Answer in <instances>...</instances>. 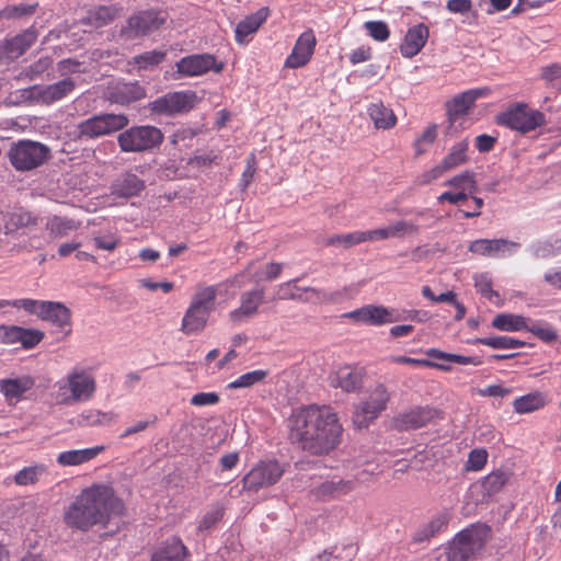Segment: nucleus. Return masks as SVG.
I'll return each mask as SVG.
<instances>
[{"instance_id": "1", "label": "nucleus", "mask_w": 561, "mask_h": 561, "mask_svg": "<svg viewBox=\"0 0 561 561\" xmlns=\"http://www.w3.org/2000/svg\"><path fill=\"white\" fill-rule=\"evenodd\" d=\"M289 430L291 442L311 455L328 454L340 444L342 435L336 414L325 405H308L294 412Z\"/></svg>"}, {"instance_id": "2", "label": "nucleus", "mask_w": 561, "mask_h": 561, "mask_svg": "<svg viewBox=\"0 0 561 561\" xmlns=\"http://www.w3.org/2000/svg\"><path fill=\"white\" fill-rule=\"evenodd\" d=\"M124 503L113 489L93 485L83 490L67 508L64 520L67 526L82 531L94 525L106 526L124 513Z\"/></svg>"}, {"instance_id": "3", "label": "nucleus", "mask_w": 561, "mask_h": 561, "mask_svg": "<svg viewBox=\"0 0 561 561\" xmlns=\"http://www.w3.org/2000/svg\"><path fill=\"white\" fill-rule=\"evenodd\" d=\"M56 386L58 388L57 400L66 405L90 400L96 389L93 375L81 366H75Z\"/></svg>"}, {"instance_id": "4", "label": "nucleus", "mask_w": 561, "mask_h": 561, "mask_svg": "<svg viewBox=\"0 0 561 561\" xmlns=\"http://www.w3.org/2000/svg\"><path fill=\"white\" fill-rule=\"evenodd\" d=\"M164 135L153 125L125 127L117 136L119 150L125 153H144L159 148Z\"/></svg>"}, {"instance_id": "5", "label": "nucleus", "mask_w": 561, "mask_h": 561, "mask_svg": "<svg viewBox=\"0 0 561 561\" xmlns=\"http://www.w3.org/2000/svg\"><path fill=\"white\" fill-rule=\"evenodd\" d=\"M490 534L485 525H472L453 539L447 549V561H468L484 546Z\"/></svg>"}, {"instance_id": "6", "label": "nucleus", "mask_w": 561, "mask_h": 561, "mask_svg": "<svg viewBox=\"0 0 561 561\" xmlns=\"http://www.w3.org/2000/svg\"><path fill=\"white\" fill-rule=\"evenodd\" d=\"M8 157L15 170L31 171L49 159L50 149L42 142L23 139L11 145Z\"/></svg>"}, {"instance_id": "7", "label": "nucleus", "mask_w": 561, "mask_h": 561, "mask_svg": "<svg viewBox=\"0 0 561 561\" xmlns=\"http://www.w3.org/2000/svg\"><path fill=\"white\" fill-rule=\"evenodd\" d=\"M496 123L522 134L530 133L546 124L542 112L525 103H516L496 116Z\"/></svg>"}, {"instance_id": "8", "label": "nucleus", "mask_w": 561, "mask_h": 561, "mask_svg": "<svg viewBox=\"0 0 561 561\" xmlns=\"http://www.w3.org/2000/svg\"><path fill=\"white\" fill-rule=\"evenodd\" d=\"M165 22V14L156 10H142L130 15L118 32L123 42L140 39L159 30Z\"/></svg>"}, {"instance_id": "9", "label": "nucleus", "mask_w": 561, "mask_h": 561, "mask_svg": "<svg viewBox=\"0 0 561 561\" xmlns=\"http://www.w3.org/2000/svg\"><path fill=\"white\" fill-rule=\"evenodd\" d=\"M129 124L125 114L103 113L93 115L77 126L81 139H95L123 130Z\"/></svg>"}, {"instance_id": "10", "label": "nucleus", "mask_w": 561, "mask_h": 561, "mask_svg": "<svg viewBox=\"0 0 561 561\" xmlns=\"http://www.w3.org/2000/svg\"><path fill=\"white\" fill-rule=\"evenodd\" d=\"M390 393L382 383H378L369 393L367 399L362 401L353 415V423L357 428L367 427L386 410Z\"/></svg>"}, {"instance_id": "11", "label": "nucleus", "mask_w": 561, "mask_h": 561, "mask_svg": "<svg viewBox=\"0 0 561 561\" xmlns=\"http://www.w3.org/2000/svg\"><path fill=\"white\" fill-rule=\"evenodd\" d=\"M284 471V467L276 460H262L243 477V490L257 492L268 488L278 482Z\"/></svg>"}, {"instance_id": "12", "label": "nucleus", "mask_w": 561, "mask_h": 561, "mask_svg": "<svg viewBox=\"0 0 561 561\" xmlns=\"http://www.w3.org/2000/svg\"><path fill=\"white\" fill-rule=\"evenodd\" d=\"M412 313L416 314L417 311H413ZM345 317L360 323L369 324V325H382L388 323H393L398 321H402L405 319H413L411 313L407 317L402 316V313L398 312L394 309H389L383 306L376 305H367L362 308L355 309L345 314Z\"/></svg>"}, {"instance_id": "13", "label": "nucleus", "mask_w": 561, "mask_h": 561, "mask_svg": "<svg viewBox=\"0 0 561 561\" xmlns=\"http://www.w3.org/2000/svg\"><path fill=\"white\" fill-rule=\"evenodd\" d=\"M176 72L184 78L203 76L209 71L219 73L224 69L222 62H217L211 54H193L181 58L175 64Z\"/></svg>"}, {"instance_id": "14", "label": "nucleus", "mask_w": 561, "mask_h": 561, "mask_svg": "<svg viewBox=\"0 0 561 561\" xmlns=\"http://www.w3.org/2000/svg\"><path fill=\"white\" fill-rule=\"evenodd\" d=\"M193 94L172 92L150 102L148 108L153 114L174 116L190 111L193 107Z\"/></svg>"}, {"instance_id": "15", "label": "nucleus", "mask_w": 561, "mask_h": 561, "mask_svg": "<svg viewBox=\"0 0 561 561\" xmlns=\"http://www.w3.org/2000/svg\"><path fill=\"white\" fill-rule=\"evenodd\" d=\"M363 376V368L344 365L337 367L329 375V382L331 387L340 388L346 393L356 392L362 388Z\"/></svg>"}, {"instance_id": "16", "label": "nucleus", "mask_w": 561, "mask_h": 561, "mask_svg": "<svg viewBox=\"0 0 561 561\" xmlns=\"http://www.w3.org/2000/svg\"><path fill=\"white\" fill-rule=\"evenodd\" d=\"M264 288H253L240 296V306L229 312V319L233 323H242L257 313L259 307L264 302Z\"/></svg>"}, {"instance_id": "17", "label": "nucleus", "mask_w": 561, "mask_h": 561, "mask_svg": "<svg viewBox=\"0 0 561 561\" xmlns=\"http://www.w3.org/2000/svg\"><path fill=\"white\" fill-rule=\"evenodd\" d=\"M317 44L311 30L304 32L296 41L290 55L285 60V67L297 69L304 67L312 57Z\"/></svg>"}, {"instance_id": "18", "label": "nucleus", "mask_w": 561, "mask_h": 561, "mask_svg": "<svg viewBox=\"0 0 561 561\" xmlns=\"http://www.w3.org/2000/svg\"><path fill=\"white\" fill-rule=\"evenodd\" d=\"M35 222L36 218L22 207L0 210V236H14L21 228ZM0 240H2L1 237Z\"/></svg>"}, {"instance_id": "19", "label": "nucleus", "mask_w": 561, "mask_h": 561, "mask_svg": "<svg viewBox=\"0 0 561 561\" xmlns=\"http://www.w3.org/2000/svg\"><path fill=\"white\" fill-rule=\"evenodd\" d=\"M489 92L490 90L488 88H480L457 94L447 103V114L450 123H454L459 117L467 115L474 102L478 99L488 95Z\"/></svg>"}, {"instance_id": "20", "label": "nucleus", "mask_w": 561, "mask_h": 561, "mask_svg": "<svg viewBox=\"0 0 561 561\" xmlns=\"http://www.w3.org/2000/svg\"><path fill=\"white\" fill-rule=\"evenodd\" d=\"M436 410L430 407H415L393 419V426L399 431L416 430L431 422Z\"/></svg>"}, {"instance_id": "21", "label": "nucleus", "mask_w": 561, "mask_h": 561, "mask_svg": "<svg viewBox=\"0 0 561 561\" xmlns=\"http://www.w3.org/2000/svg\"><path fill=\"white\" fill-rule=\"evenodd\" d=\"M146 96V90L138 81L117 82L108 89L107 99L111 103L128 105Z\"/></svg>"}, {"instance_id": "22", "label": "nucleus", "mask_w": 561, "mask_h": 561, "mask_svg": "<svg viewBox=\"0 0 561 561\" xmlns=\"http://www.w3.org/2000/svg\"><path fill=\"white\" fill-rule=\"evenodd\" d=\"M428 36V27L423 23H419L410 27L404 36L402 44L400 45L401 55L405 58H412L416 56L425 46Z\"/></svg>"}, {"instance_id": "23", "label": "nucleus", "mask_w": 561, "mask_h": 561, "mask_svg": "<svg viewBox=\"0 0 561 561\" xmlns=\"http://www.w3.org/2000/svg\"><path fill=\"white\" fill-rule=\"evenodd\" d=\"M268 8L263 7L241 20L234 30L236 42L240 45H245L249 42L248 36L254 34L261 27L268 18Z\"/></svg>"}, {"instance_id": "24", "label": "nucleus", "mask_w": 561, "mask_h": 561, "mask_svg": "<svg viewBox=\"0 0 561 561\" xmlns=\"http://www.w3.org/2000/svg\"><path fill=\"white\" fill-rule=\"evenodd\" d=\"M76 85L72 78H65L48 85H38L39 102L46 105L58 102L72 93Z\"/></svg>"}, {"instance_id": "25", "label": "nucleus", "mask_w": 561, "mask_h": 561, "mask_svg": "<svg viewBox=\"0 0 561 561\" xmlns=\"http://www.w3.org/2000/svg\"><path fill=\"white\" fill-rule=\"evenodd\" d=\"M144 188L145 182L130 171L122 173L112 185L113 194L125 198L139 195Z\"/></svg>"}, {"instance_id": "26", "label": "nucleus", "mask_w": 561, "mask_h": 561, "mask_svg": "<svg viewBox=\"0 0 561 561\" xmlns=\"http://www.w3.org/2000/svg\"><path fill=\"white\" fill-rule=\"evenodd\" d=\"M121 9L116 5H100L87 12L79 23L94 28L103 27L112 23L119 14Z\"/></svg>"}, {"instance_id": "27", "label": "nucleus", "mask_w": 561, "mask_h": 561, "mask_svg": "<svg viewBox=\"0 0 561 561\" xmlns=\"http://www.w3.org/2000/svg\"><path fill=\"white\" fill-rule=\"evenodd\" d=\"M35 381L30 376H22L18 378H9L0 380V392L8 401H19L23 394L31 390Z\"/></svg>"}, {"instance_id": "28", "label": "nucleus", "mask_w": 561, "mask_h": 561, "mask_svg": "<svg viewBox=\"0 0 561 561\" xmlns=\"http://www.w3.org/2000/svg\"><path fill=\"white\" fill-rule=\"evenodd\" d=\"M355 483L352 480L336 479L327 480L314 489V495L320 500L339 497L354 490Z\"/></svg>"}, {"instance_id": "29", "label": "nucleus", "mask_w": 561, "mask_h": 561, "mask_svg": "<svg viewBox=\"0 0 561 561\" xmlns=\"http://www.w3.org/2000/svg\"><path fill=\"white\" fill-rule=\"evenodd\" d=\"M37 31L32 26L22 34L7 41L4 53L8 58L16 59L22 56L36 41Z\"/></svg>"}, {"instance_id": "30", "label": "nucleus", "mask_w": 561, "mask_h": 561, "mask_svg": "<svg viewBox=\"0 0 561 561\" xmlns=\"http://www.w3.org/2000/svg\"><path fill=\"white\" fill-rule=\"evenodd\" d=\"M39 319L64 329L70 325L71 312L61 302L46 300Z\"/></svg>"}, {"instance_id": "31", "label": "nucleus", "mask_w": 561, "mask_h": 561, "mask_svg": "<svg viewBox=\"0 0 561 561\" xmlns=\"http://www.w3.org/2000/svg\"><path fill=\"white\" fill-rule=\"evenodd\" d=\"M104 450L103 446H95L84 449L66 450L57 456L58 465L62 467L79 466L94 459L100 453Z\"/></svg>"}, {"instance_id": "32", "label": "nucleus", "mask_w": 561, "mask_h": 561, "mask_svg": "<svg viewBox=\"0 0 561 561\" xmlns=\"http://www.w3.org/2000/svg\"><path fill=\"white\" fill-rule=\"evenodd\" d=\"M217 286H198L194 293L190 306L210 314L216 308Z\"/></svg>"}, {"instance_id": "33", "label": "nucleus", "mask_w": 561, "mask_h": 561, "mask_svg": "<svg viewBox=\"0 0 561 561\" xmlns=\"http://www.w3.org/2000/svg\"><path fill=\"white\" fill-rule=\"evenodd\" d=\"M210 314L188 306L182 319L181 331L186 334L202 332L207 325Z\"/></svg>"}, {"instance_id": "34", "label": "nucleus", "mask_w": 561, "mask_h": 561, "mask_svg": "<svg viewBox=\"0 0 561 561\" xmlns=\"http://www.w3.org/2000/svg\"><path fill=\"white\" fill-rule=\"evenodd\" d=\"M367 113L376 128L388 129L396 125L397 117L392 110L387 107L382 102L371 103Z\"/></svg>"}, {"instance_id": "35", "label": "nucleus", "mask_w": 561, "mask_h": 561, "mask_svg": "<svg viewBox=\"0 0 561 561\" xmlns=\"http://www.w3.org/2000/svg\"><path fill=\"white\" fill-rule=\"evenodd\" d=\"M186 556V547L178 538H172L154 552L151 561H183Z\"/></svg>"}, {"instance_id": "36", "label": "nucleus", "mask_w": 561, "mask_h": 561, "mask_svg": "<svg viewBox=\"0 0 561 561\" xmlns=\"http://www.w3.org/2000/svg\"><path fill=\"white\" fill-rule=\"evenodd\" d=\"M449 517L448 512L438 513L415 533L414 540L421 542L434 537L447 526Z\"/></svg>"}, {"instance_id": "37", "label": "nucleus", "mask_w": 561, "mask_h": 561, "mask_svg": "<svg viewBox=\"0 0 561 561\" xmlns=\"http://www.w3.org/2000/svg\"><path fill=\"white\" fill-rule=\"evenodd\" d=\"M492 325L501 331L516 332L527 330V322L523 316L513 313H500L494 317Z\"/></svg>"}, {"instance_id": "38", "label": "nucleus", "mask_w": 561, "mask_h": 561, "mask_svg": "<svg viewBox=\"0 0 561 561\" xmlns=\"http://www.w3.org/2000/svg\"><path fill=\"white\" fill-rule=\"evenodd\" d=\"M546 405L545 396L541 392H530L514 400L513 407L516 413L525 414L537 411Z\"/></svg>"}, {"instance_id": "39", "label": "nucleus", "mask_w": 561, "mask_h": 561, "mask_svg": "<svg viewBox=\"0 0 561 561\" xmlns=\"http://www.w3.org/2000/svg\"><path fill=\"white\" fill-rule=\"evenodd\" d=\"M469 148V142L467 139H463L457 144H455L447 156L442 160V164L444 168L449 171L455 169L467 162L468 156L467 151Z\"/></svg>"}, {"instance_id": "40", "label": "nucleus", "mask_w": 561, "mask_h": 561, "mask_svg": "<svg viewBox=\"0 0 561 561\" xmlns=\"http://www.w3.org/2000/svg\"><path fill=\"white\" fill-rule=\"evenodd\" d=\"M47 468L45 465L37 463L30 467H24L20 471H18L13 481L16 485L27 486L33 485L39 481V479L46 474Z\"/></svg>"}, {"instance_id": "41", "label": "nucleus", "mask_w": 561, "mask_h": 561, "mask_svg": "<svg viewBox=\"0 0 561 561\" xmlns=\"http://www.w3.org/2000/svg\"><path fill=\"white\" fill-rule=\"evenodd\" d=\"M531 254L537 259H548L561 253V239L550 238L530 245Z\"/></svg>"}, {"instance_id": "42", "label": "nucleus", "mask_w": 561, "mask_h": 561, "mask_svg": "<svg viewBox=\"0 0 561 561\" xmlns=\"http://www.w3.org/2000/svg\"><path fill=\"white\" fill-rule=\"evenodd\" d=\"M444 185L457 188L460 192H467L469 194H474L478 192V182L476 180V175L472 171L469 170L450 178L444 183Z\"/></svg>"}, {"instance_id": "43", "label": "nucleus", "mask_w": 561, "mask_h": 561, "mask_svg": "<svg viewBox=\"0 0 561 561\" xmlns=\"http://www.w3.org/2000/svg\"><path fill=\"white\" fill-rule=\"evenodd\" d=\"M426 355L431 358L445 360L448 363H455L458 365H474L479 366L482 360L477 356H463L458 354L446 353L437 348H430L426 351Z\"/></svg>"}, {"instance_id": "44", "label": "nucleus", "mask_w": 561, "mask_h": 561, "mask_svg": "<svg viewBox=\"0 0 561 561\" xmlns=\"http://www.w3.org/2000/svg\"><path fill=\"white\" fill-rule=\"evenodd\" d=\"M474 343L482 344L494 350H514L525 345L524 341L505 335L479 337Z\"/></svg>"}, {"instance_id": "45", "label": "nucleus", "mask_w": 561, "mask_h": 561, "mask_svg": "<svg viewBox=\"0 0 561 561\" xmlns=\"http://www.w3.org/2000/svg\"><path fill=\"white\" fill-rule=\"evenodd\" d=\"M115 420V415L99 410H89L80 414L78 423L82 426L108 425Z\"/></svg>"}, {"instance_id": "46", "label": "nucleus", "mask_w": 561, "mask_h": 561, "mask_svg": "<svg viewBox=\"0 0 561 561\" xmlns=\"http://www.w3.org/2000/svg\"><path fill=\"white\" fill-rule=\"evenodd\" d=\"M268 376V370L257 369L239 376L228 383L229 389L250 388L262 382Z\"/></svg>"}, {"instance_id": "47", "label": "nucleus", "mask_w": 561, "mask_h": 561, "mask_svg": "<svg viewBox=\"0 0 561 561\" xmlns=\"http://www.w3.org/2000/svg\"><path fill=\"white\" fill-rule=\"evenodd\" d=\"M37 7V3H20L7 5L0 10V20H15L21 19L23 16L32 15L35 13Z\"/></svg>"}, {"instance_id": "48", "label": "nucleus", "mask_w": 561, "mask_h": 561, "mask_svg": "<svg viewBox=\"0 0 561 561\" xmlns=\"http://www.w3.org/2000/svg\"><path fill=\"white\" fill-rule=\"evenodd\" d=\"M165 51L153 49L134 56L133 64L139 69H149L161 64L165 59Z\"/></svg>"}, {"instance_id": "49", "label": "nucleus", "mask_w": 561, "mask_h": 561, "mask_svg": "<svg viewBox=\"0 0 561 561\" xmlns=\"http://www.w3.org/2000/svg\"><path fill=\"white\" fill-rule=\"evenodd\" d=\"M38 85L16 90L10 93L8 100L10 104L20 105L24 103L39 102Z\"/></svg>"}, {"instance_id": "50", "label": "nucleus", "mask_w": 561, "mask_h": 561, "mask_svg": "<svg viewBox=\"0 0 561 561\" xmlns=\"http://www.w3.org/2000/svg\"><path fill=\"white\" fill-rule=\"evenodd\" d=\"M44 336L45 334L41 330L20 327L18 343H20L25 350H30L39 344Z\"/></svg>"}, {"instance_id": "51", "label": "nucleus", "mask_w": 561, "mask_h": 561, "mask_svg": "<svg viewBox=\"0 0 561 561\" xmlns=\"http://www.w3.org/2000/svg\"><path fill=\"white\" fill-rule=\"evenodd\" d=\"M298 278L280 284L277 290L278 298L304 302V288L296 286Z\"/></svg>"}, {"instance_id": "52", "label": "nucleus", "mask_w": 561, "mask_h": 561, "mask_svg": "<svg viewBox=\"0 0 561 561\" xmlns=\"http://www.w3.org/2000/svg\"><path fill=\"white\" fill-rule=\"evenodd\" d=\"M507 478L503 471H493L483 479L482 485L488 493H497L507 482Z\"/></svg>"}, {"instance_id": "53", "label": "nucleus", "mask_w": 561, "mask_h": 561, "mask_svg": "<svg viewBox=\"0 0 561 561\" xmlns=\"http://www.w3.org/2000/svg\"><path fill=\"white\" fill-rule=\"evenodd\" d=\"M337 293L328 294L323 289L314 288V287H305L304 288V302H312V304H322L334 301L336 299Z\"/></svg>"}, {"instance_id": "54", "label": "nucleus", "mask_w": 561, "mask_h": 561, "mask_svg": "<svg viewBox=\"0 0 561 561\" xmlns=\"http://www.w3.org/2000/svg\"><path fill=\"white\" fill-rule=\"evenodd\" d=\"M364 234H362V231H354L345 234H334L330 237L327 241L328 245H342L344 248H351L353 245L363 243L362 238Z\"/></svg>"}, {"instance_id": "55", "label": "nucleus", "mask_w": 561, "mask_h": 561, "mask_svg": "<svg viewBox=\"0 0 561 561\" xmlns=\"http://www.w3.org/2000/svg\"><path fill=\"white\" fill-rule=\"evenodd\" d=\"M364 28L369 36L378 42H385L390 36L389 27L383 21H367L364 24Z\"/></svg>"}, {"instance_id": "56", "label": "nucleus", "mask_w": 561, "mask_h": 561, "mask_svg": "<svg viewBox=\"0 0 561 561\" xmlns=\"http://www.w3.org/2000/svg\"><path fill=\"white\" fill-rule=\"evenodd\" d=\"M45 301L46 300H36L31 298L15 299L12 302V307L23 309L30 314H35L41 318Z\"/></svg>"}, {"instance_id": "57", "label": "nucleus", "mask_w": 561, "mask_h": 561, "mask_svg": "<svg viewBox=\"0 0 561 561\" xmlns=\"http://www.w3.org/2000/svg\"><path fill=\"white\" fill-rule=\"evenodd\" d=\"M474 287L483 297L491 301L499 298V294L492 289V283L486 274H479L474 276Z\"/></svg>"}, {"instance_id": "58", "label": "nucleus", "mask_w": 561, "mask_h": 561, "mask_svg": "<svg viewBox=\"0 0 561 561\" xmlns=\"http://www.w3.org/2000/svg\"><path fill=\"white\" fill-rule=\"evenodd\" d=\"M224 516V508L219 505L211 507L205 513L198 524V530L206 531L214 527Z\"/></svg>"}, {"instance_id": "59", "label": "nucleus", "mask_w": 561, "mask_h": 561, "mask_svg": "<svg viewBox=\"0 0 561 561\" xmlns=\"http://www.w3.org/2000/svg\"><path fill=\"white\" fill-rule=\"evenodd\" d=\"M486 460L488 453L485 449H473L469 453L466 469L469 471H479L485 466Z\"/></svg>"}, {"instance_id": "60", "label": "nucleus", "mask_w": 561, "mask_h": 561, "mask_svg": "<svg viewBox=\"0 0 561 561\" xmlns=\"http://www.w3.org/2000/svg\"><path fill=\"white\" fill-rule=\"evenodd\" d=\"M50 231L56 236H66L70 231H73L77 229V225L72 219L62 218V217H55L49 222Z\"/></svg>"}, {"instance_id": "61", "label": "nucleus", "mask_w": 561, "mask_h": 561, "mask_svg": "<svg viewBox=\"0 0 561 561\" xmlns=\"http://www.w3.org/2000/svg\"><path fill=\"white\" fill-rule=\"evenodd\" d=\"M53 60L49 57L39 58L36 62L24 68L23 73L31 80H34L51 67Z\"/></svg>"}, {"instance_id": "62", "label": "nucleus", "mask_w": 561, "mask_h": 561, "mask_svg": "<svg viewBox=\"0 0 561 561\" xmlns=\"http://www.w3.org/2000/svg\"><path fill=\"white\" fill-rule=\"evenodd\" d=\"M541 78L552 87L561 90V65L552 64L541 69Z\"/></svg>"}, {"instance_id": "63", "label": "nucleus", "mask_w": 561, "mask_h": 561, "mask_svg": "<svg viewBox=\"0 0 561 561\" xmlns=\"http://www.w3.org/2000/svg\"><path fill=\"white\" fill-rule=\"evenodd\" d=\"M491 248L492 256H499L504 255L505 253H514L519 248V243L505 239H493L491 240Z\"/></svg>"}, {"instance_id": "64", "label": "nucleus", "mask_w": 561, "mask_h": 561, "mask_svg": "<svg viewBox=\"0 0 561 561\" xmlns=\"http://www.w3.org/2000/svg\"><path fill=\"white\" fill-rule=\"evenodd\" d=\"M527 330L547 343H552L558 339V333L551 325H542L537 323L533 324Z\"/></svg>"}]
</instances>
